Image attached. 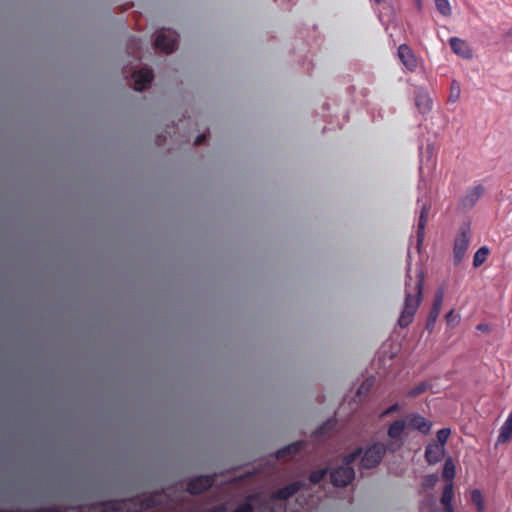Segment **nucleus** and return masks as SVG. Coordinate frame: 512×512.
Instances as JSON below:
<instances>
[{
    "mask_svg": "<svg viewBox=\"0 0 512 512\" xmlns=\"http://www.w3.org/2000/svg\"><path fill=\"white\" fill-rule=\"evenodd\" d=\"M423 287V272L421 270L417 271L415 279H413L410 274V269H408L405 279V299L398 318V325L401 328H405L412 323L415 313L422 301Z\"/></svg>",
    "mask_w": 512,
    "mask_h": 512,
    "instance_id": "f257e3e1",
    "label": "nucleus"
},
{
    "mask_svg": "<svg viewBox=\"0 0 512 512\" xmlns=\"http://www.w3.org/2000/svg\"><path fill=\"white\" fill-rule=\"evenodd\" d=\"M359 458V451H354L344 458L341 466L334 469L330 473V479L334 486H347L355 477L354 469L350 466Z\"/></svg>",
    "mask_w": 512,
    "mask_h": 512,
    "instance_id": "f03ea898",
    "label": "nucleus"
},
{
    "mask_svg": "<svg viewBox=\"0 0 512 512\" xmlns=\"http://www.w3.org/2000/svg\"><path fill=\"white\" fill-rule=\"evenodd\" d=\"M386 450V445L381 442H374L368 445L363 451L359 449L361 467L369 469L377 466L384 457Z\"/></svg>",
    "mask_w": 512,
    "mask_h": 512,
    "instance_id": "7ed1b4c3",
    "label": "nucleus"
},
{
    "mask_svg": "<svg viewBox=\"0 0 512 512\" xmlns=\"http://www.w3.org/2000/svg\"><path fill=\"white\" fill-rule=\"evenodd\" d=\"M470 244V228L468 226H462L455 237L453 246V259L456 265H459L468 250Z\"/></svg>",
    "mask_w": 512,
    "mask_h": 512,
    "instance_id": "20e7f679",
    "label": "nucleus"
},
{
    "mask_svg": "<svg viewBox=\"0 0 512 512\" xmlns=\"http://www.w3.org/2000/svg\"><path fill=\"white\" fill-rule=\"evenodd\" d=\"M154 44L157 49L172 53L177 47V35L173 31L162 30L157 33Z\"/></svg>",
    "mask_w": 512,
    "mask_h": 512,
    "instance_id": "39448f33",
    "label": "nucleus"
},
{
    "mask_svg": "<svg viewBox=\"0 0 512 512\" xmlns=\"http://www.w3.org/2000/svg\"><path fill=\"white\" fill-rule=\"evenodd\" d=\"M408 429L405 419L394 421L388 428V436L392 440L391 450L400 448L403 445V436Z\"/></svg>",
    "mask_w": 512,
    "mask_h": 512,
    "instance_id": "423d86ee",
    "label": "nucleus"
},
{
    "mask_svg": "<svg viewBox=\"0 0 512 512\" xmlns=\"http://www.w3.org/2000/svg\"><path fill=\"white\" fill-rule=\"evenodd\" d=\"M408 429L418 430L423 434L430 432L432 423L418 413H412L406 417Z\"/></svg>",
    "mask_w": 512,
    "mask_h": 512,
    "instance_id": "0eeeda50",
    "label": "nucleus"
},
{
    "mask_svg": "<svg viewBox=\"0 0 512 512\" xmlns=\"http://www.w3.org/2000/svg\"><path fill=\"white\" fill-rule=\"evenodd\" d=\"M415 105L418 111L426 114L432 109V99L429 92L424 88H417L415 90Z\"/></svg>",
    "mask_w": 512,
    "mask_h": 512,
    "instance_id": "6e6552de",
    "label": "nucleus"
},
{
    "mask_svg": "<svg viewBox=\"0 0 512 512\" xmlns=\"http://www.w3.org/2000/svg\"><path fill=\"white\" fill-rule=\"evenodd\" d=\"M397 53L399 60L407 70L414 71L417 68V59L409 46L401 44Z\"/></svg>",
    "mask_w": 512,
    "mask_h": 512,
    "instance_id": "1a4fd4ad",
    "label": "nucleus"
},
{
    "mask_svg": "<svg viewBox=\"0 0 512 512\" xmlns=\"http://www.w3.org/2000/svg\"><path fill=\"white\" fill-rule=\"evenodd\" d=\"M134 78V89L136 91L145 90L151 83L153 79L152 70L148 68H142L138 71L133 72Z\"/></svg>",
    "mask_w": 512,
    "mask_h": 512,
    "instance_id": "9d476101",
    "label": "nucleus"
},
{
    "mask_svg": "<svg viewBox=\"0 0 512 512\" xmlns=\"http://www.w3.org/2000/svg\"><path fill=\"white\" fill-rule=\"evenodd\" d=\"M429 213V205L427 202H424L421 206L420 215L417 223V240H416V248L420 251L421 244L423 243L425 236V226L427 223Z\"/></svg>",
    "mask_w": 512,
    "mask_h": 512,
    "instance_id": "9b49d317",
    "label": "nucleus"
},
{
    "mask_svg": "<svg viewBox=\"0 0 512 512\" xmlns=\"http://www.w3.org/2000/svg\"><path fill=\"white\" fill-rule=\"evenodd\" d=\"M214 479L210 476L203 475L192 479L188 483V491L191 494H200L213 485Z\"/></svg>",
    "mask_w": 512,
    "mask_h": 512,
    "instance_id": "f8f14e48",
    "label": "nucleus"
},
{
    "mask_svg": "<svg viewBox=\"0 0 512 512\" xmlns=\"http://www.w3.org/2000/svg\"><path fill=\"white\" fill-rule=\"evenodd\" d=\"M305 482L303 481H296L293 483H290L277 491L273 492L272 499L275 500H286L296 494L301 488L305 486Z\"/></svg>",
    "mask_w": 512,
    "mask_h": 512,
    "instance_id": "ddd939ff",
    "label": "nucleus"
},
{
    "mask_svg": "<svg viewBox=\"0 0 512 512\" xmlns=\"http://www.w3.org/2000/svg\"><path fill=\"white\" fill-rule=\"evenodd\" d=\"M484 193V187L482 185H476L470 189L466 195L461 199V207L463 209H471L476 202L481 198Z\"/></svg>",
    "mask_w": 512,
    "mask_h": 512,
    "instance_id": "4468645a",
    "label": "nucleus"
},
{
    "mask_svg": "<svg viewBox=\"0 0 512 512\" xmlns=\"http://www.w3.org/2000/svg\"><path fill=\"white\" fill-rule=\"evenodd\" d=\"M445 453L442 444L429 443L425 449V458L429 464H436L441 461Z\"/></svg>",
    "mask_w": 512,
    "mask_h": 512,
    "instance_id": "2eb2a0df",
    "label": "nucleus"
},
{
    "mask_svg": "<svg viewBox=\"0 0 512 512\" xmlns=\"http://www.w3.org/2000/svg\"><path fill=\"white\" fill-rule=\"evenodd\" d=\"M449 43L452 51L455 54L463 58H469L471 56L470 48L464 40L457 37H452L450 38Z\"/></svg>",
    "mask_w": 512,
    "mask_h": 512,
    "instance_id": "dca6fc26",
    "label": "nucleus"
},
{
    "mask_svg": "<svg viewBox=\"0 0 512 512\" xmlns=\"http://www.w3.org/2000/svg\"><path fill=\"white\" fill-rule=\"evenodd\" d=\"M512 438V411L509 413L507 419L500 428L497 443L502 444Z\"/></svg>",
    "mask_w": 512,
    "mask_h": 512,
    "instance_id": "f3484780",
    "label": "nucleus"
},
{
    "mask_svg": "<svg viewBox=\"0 0 512 512\" xmlns=\"http://www.w3.org/2000/svg\"><path fill=\"white\" fill-rule=\"evenodd\" d=\"M303 447V442L298 441L289 444L276 452L277 459H285L287 456L296 454Z\"/></svg>",
    "mask_w": 512,
    "mask_h": 512,
    "instance_id": "a211bd4d",
    "label": "nucleus"
},
{
    "mask_svg": "<svg viewBox=\"0 0 512 512\" xmlns=\"http://www.w3.org/2000/svg\"><path fill=\"white\" fill-rule=\"evenodd\" d=\"M488 254L489 249L486 246L480 247L474 254L473 266L476 268L481 266L486 261Z\"/></svg>",
    "mask_w": 512,
    "mask_h": 512,
    "instance_id": "6ab92c4d",
    "label": "nucleus"
},
{
    "mask_svg": "<svg viewBox=\"0 0 512 512\" xmlns=\"http://www.w3.org/2000/svg\"><path fill=\"white\" fill-rule=\"evenodd\" d=\"M452 500H453V484L450 482L445 485L441 497V503L444 507H450L452 506Z\"/></svg>",
    "mask_w": 512,
    "mask_h": 512,
    "instance_id": "aec40b11",
    "label": "nucleus"
},
{
    "mask_svg": "<svg viewBox=\"0 0 512 512\" xmlns=\"http://www.w3.org/2000/svg\"><path fill=\"white\" fill-rule=\"evenodd\" d=\"M435 7L437 11L445 17L450 16L452 13V9L448 0H435Z\"/></svg>",
    "mask_w": 512,
    "mask_h": 512,
    "instance_id": "412c9836",
    "label": "nucleus"
},
{
    "mask_svg": "<svg viewBox=\"0 0 512 512\" xmlns=\"http://www.w3.org/2000/svg\"><path fill=\"white\" fill-rule=\"evenodd\" d=\"M455 476V465L451 458L447 459L443 467V478L451 481Z\"/></svg>",
    "mask_w": 512,
    "mask_h": 512,
    "instance_id": "4be33fe9",
    "label": "nucleus"
},
{
    "mask_svg": "<svg viewBox=\"0 0 512 512\" xmlns=\"http://www.w3.org/2000/svg\"><path fill=\"white\" fill-rule=\"evenodd\" d=\"M429 388H430V384L428 382H421L418 385H416L415 387H413L412 389H410L407 392V396L410 398H414V397L424 393Z\"/></svg>",
    "mask_w": 512,
    "mask_h": 512,
    "instance_id": "5701e85b",
    "label": "nucleus"
},
{
    "mask_svg": "<svg viewBox=\"0 0 512 512\" xmlns=\"http://www.w3.org/2000/svg\"><path fill=\"white\" fill-rule=\"evenodd\" d=\"M471 500L476 505L477 510L479 512L483 511L484 509V502L482 498V494L479 490L475 489L471 493Z\"/></svg>",
    "mask_w": 512,
    "mask_h": 512,
    "instance_id": "b1692460",
    "label": "nucleus"
},
{
    "mask_svg": "<svg viewBox=\"0 0 512 512\" xmlns=\"http://www.w3.org/2000/svg\"><path fill=\"white\" fill-rule=\"evenodd\" d=\"M443 300H444V291H443V289H439L435 293L434 301H433V305H432L431 309L440 312L442 304H443Z\"/></svg>",
    "mask_w": 512,
    "mask_h": 512,
    "instance_id": "393cba45",
    "label": "nucleus"
},
{
    "mask_svg": "<svg viewBox=\"0 0 512 512\" xmlns=\"http://www.w3.org/2000/svg\"><path fill=\"white\" fill-rule=\"evenodd\" d=\"M327 474V469H319L314 472H312L309 476V480L313 484L319 483L321 480L324 479V477Z\"/></svg>",
    "mask_w": 512,
    "mask_h": 512,
    "instance_id": "a878e982",
    "label": "nucleus"
},
{
    "mask_svg": "<svg viewBox=\"0 0 512 512\" xmlns=\"http://www.w3.org/2000/svg\"><path fill=\"white\" fill-rule=\"evenodd\" d=\"M450 429L449 428H442L437 432V442L436 444H442V446H445V443L447 442L449 436H450Z\"/></svg>",
    "mask_w": 512,
    "mask_h": 512,
    "instance_id": "bb28decb",
    "label": "nucleus"
},
{
    "mask_svg": "<svg viewBox=\"0 0 512 512\" xmlns=\"http://www.w3.org/2000/svg\"><path fill=\"white\" fill-rule=\"evenodd\" d=\"M438 482V476L436 474L426 475L423 479V488L430 489L433 488Z\"/></svg>",
    "mask_w": 512,
    "mask_h": 512,
    "instance_id": "cd10ccee",
    "label": "nucleus"
},
{
    "mask_svg": "<svg viewBox=\"0 0 512 512\" xmlns=\"http://www.w3.org/2000/svg\"><path fill=\"white\" fill-rule=\"evenodd\" d=\"M140 48V41L138 39H131L128 43V52L135 56L137 59H140L138 55V50Z\"/></svg>",
    "mask_w": 512,
    "mask_h": 512,
    "instance_id": "c85d7f7f",
    "label": "nucleus"
},
{
    "mask_svg": "<svg viewBox=\"0 0 512 512\" xmlns=\"http://www.w3.org/2000/svg\"><path fill=\"white\" fill-rule=\"evenodd\" d=\"M440 312L438 311H435V310H430V313H429V316H428V319H427V324H426V329L429 330V331H432L433 328H434V325L436 323V320L439 316Z\"/></svg>",
    "mask_w": 512,
    "mask_h": 512,
    "instance_id": "c756f323",
    "label": "nucleus"
},
{
    "mask_svg": "<svg viewBox=\"0 0 512 512\" xmlns=\"http://www.w3.org/2000/svg\"><path fill=\"white\" fill-rule=\"evenodd\" d=\"M253 508L250 503L244 502L237 506L234 512H252Z\"/></svg>",
    "mask_w": 512,
    "mask_h": 512,
    "instance_id": "7c9ffc66",
    "label": "nucleus"
},
{
    "mask_svg": "<svg viewBox=\"0 0 512 512\" xmlns=\"http://www.w3.org/2000/svg\"><path fill=\"white\" fill-rule=\"evenodd\" d=\"M399 409V405L397 403L391 405L390 407H388L385 411H383L381 413V417H385L395 411H397Z\"/></svg>",
    "mask_w": 512,
    "mask_h": 512,
    "instance_id": "2f4dec72",
    "label": "nucleus"
},
{
    "mask_svg": "<svg viewBox=\"0 0 512 512\" xmlns=\"http://www.w3.org/2000/svg\"><path fill=\"white\" fill-rule=\"evenodd\" d=\"M459 95H460V88L458 85H456L455 87L452 88L450 100L455 102L459 98Z\"/></svg>",
    "mask_w": 512,
    "mask_h": 512,
    "instance_id": "473e14b6",
    "label": "nucleus"
},
{
    "mask_svg": "<svg viewBox=\"0 0 512 512\" xmlns=\"http://www.w3.org/2000/svg\"><path fill=\"white\" fill-rule=\"evenodd\" d=\"M371 384L370 383H367V382H364L358 389V394H362V393H366L369 388H370Z\"/></svg>",
    "mask_w": 512,
    "mask_h": 512,
    "instance_id": "72a5a7b5",
    "label": "nucleus"
},
{
    "mask_svg": "<svg viewBox=\"0 0 512 512\" xmlns=\"http://www.w3.org/2000/svg\"><path fill=\"white\" fill-rule=\"evenodd\" d=\"M458 316L454 315V311L450 310L446 315V320L448 323L453 322L454 320H457Z\"/></svg>",
    "mask_w": 512,
    "mask_h": 512,
    "instance_id": "f704fd0d",
    "label": "nucleus"
},
{
    "mask_svg": "<svg viewBox=\"0 0 512 512\" xmlns=\"http://www.w3.org/2000/svg\"><path fill=\"white\" fill-rule=\"evenodd\" d=\"M504 41L506 43H512V27L504 34Z\"/></svg>",
    "mask_w": 512,
    "mask_h": 512,
    "instance_id": "c9c22d12",
    "label": "nucleus"
},
{
    "mask_svg": "<svg viewBox=\"0 0 512 512\" xmlns=\"http://www.w3.org/2000/svg\"><path fill=\"white\" fill-rule=\"evenodd\" d=\"M206 136L205 134H200L197 136V138L195 139V145H200L204 140H205Z\"/></svg>",
    "mask_w": 512,
    "mask_h": 512,
    "instance_id": "e433bc0d",
    "label": "nucleus"
},
{
    "mask_svg": "<svg viewBox=\"0 0 512 512\" xmlns=\"http://www.w3.org/2000/svg\"><path fill=\"white\" fill-rule=\"evenodd\" d=\"M444 512H454V511H453V506H450V507H444Z\"/></svg>",
    "mask_w": 512,
    "mask_h": 512,
    "instance_id": "4c0bfd02",
    "label": "nucleus"
},
{
    "mask_svg": "<svg viewBox=\"0 0 512 512\" xmlns=\"http://www.w3.org/2000/svg\"><path fill=\"white\" fill-rule=\"evenodd\" d=\"M477 329H479V330H485V329H486V327H485L483 324H479V325L477 326Z\"/></svg>",
    "mask_w": 512,
    "mask_h": 512,
    "instance_id": "58836bf2",
    "label": "nucleus"
},
{
    "mask_svg": "<svg viewBox=\"0 0 512 512\" xmlns=\"http://www.w3.org/2000/svg\"><path fill=\"white\" fill-rule=\"evenodd\" d=\"M422 201H423L422 196H419L418 199H417V203L420 204Z\"/></svg>",
    "mask_w": 512,
    "mask_h": 512,
    "instance_id": "ea45409f",
    "label": "nucleus"
},
{
    "mask_svg": "<svg viewBox=\"0 0 512 512\" xmlns=\"http://www.w3.org/2000/svg\"><path fill=\"white\" fill-rule=\"evenodd\" d=\"M416 3L418 5V8L421 9V0H416Z\"/></svg>",
    "mask_w": 512,
    "mask_h": 512,
    "instance_id": "a19ab883",
    "label": "nucleus"
},
{
    "mask_svg": "<svg viewBox=\"0 0 512 512\" xmlns=\"http://www.w3.org/2000/svg\"><path fill=\"white\" fill-rule=\"evenodd\" d=\"M424 169V164H423V160H421V166H420V171L422 172Z\"/></svg>",
    "mask_w": 512,
    "mask_h": 512,
    "instance_id": "79ce46f5",
    "label": "nucleus"
},
{
    "mask_svg": "<svg viewBox=\"0 0 512 512\" xmlns=\"http://www.w3.org/2000/svg\"><path fill=\"white\" fill-rule=\"evenodd\" d=\"M435 166V161L432 162L431 166L429 167V169L433 168Z\"/></svg>",
    "mask_w": 512,
    "mask_h": 512,
    "instance_id": "37998d69",
    "label": "nucleus"
},
{
    "mask_svg": "<svg viewBox=\"0 0 512 512\" xmlns=\"http://www.w3.org/2000/svg\"><path fill=\"white\" fill-rule=\"evenodd\" d=\"M374 1L377 3H381V2H384L385 0H374Z\"/></svg>",
    "mask_w": 512,
    "mask_h": 512,
    "instance_id": "c03bdc74",
    "label": "nucleus"
}]
</instances>
